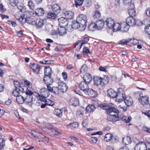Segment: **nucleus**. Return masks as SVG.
Returning <instances> with one entry per match:
<instances>
[{
    "label": "nucleus",
    "instance_id": "obj_1",
    "mask_svg": "<svg viewBox=\"0 0 150 150\" xmlns=\"http://www.w3.org/2000/svg\"><path fill=\"white\" fill-rule=\"evenodd\" d=\"M101 108L107 110V112L108 114H110L108 116L107 119L110 121H116L118 120L119 116L118 113L119 111L114 107V105L112 103H109L108 105L102 104L99 105Z\"/></svg>",
    "mask_w": 150,
    "mask_h": 150
},
{
    "label": "nucleus",
    "instance_id": "obj_2",
    "mask_svg": "<svg viewBox=\"0 0 150 150\" xmlns=\"http://www.w3.org/2000/svg\"><path fill=\"white\" fill-rule=\"evenodd\" d=\"M32 134L35 140H37L39 142H43L45 143H48L49 139L41 133L36 131H34L32 132Z\"/></svg>",
    "mask_w": 150,
    "mask_h": 150
},
{
    "label": "nucleus",
    "instance_id": "obj_3",
    "mask_svg": "<svg viewBox=\"0 0 150 150\" xmlns=\"http://www.w3.org/2000/svg\"><path fill=\"white\" fill-rule=\"evenodd\" d=\"M76 20L81 25L82 27L84 30L86 27L87 22V17L84 14H80L77 18Z\"/></svg>",
    "mask_w": 150,
    "mask_h": 150
},
{
    "label": "nucleus",
    "instance_id": "obj_4",
    "mask_svg": "<svg viewBox=\"0 0 150 150\" xmlns=\"http://www.w3.org/2000/svg\"><path fill=\"white\" fill-rule=\"evenodd\" d=\"M117 95L116 97V100L117 101L121 102L125 98V95L123 89L122 88H119L117 92Z\"/></svg>",
    "mask_w": 150,
    "mask_h": 150
},
{
    "label": "nucleus",
    "instance_id": "obj_5",
    "mask_svg": "<svg viewBox=\"0 0 150 150\" xmlns=\"http://www.w3.org/2000/svg\"><path fill=\"white\" fill-rule=\"evenodd\" d=\"M139 102L143 105H148L150 106L149 102V97L147 96H142L140 98L138 99Z\"/></svg>",
    "mask_w": 150,
    "mask_h": 150
},
{
    "label": "nucleus",
    "instance_id": "obj_6",
    "mask_svg": "<svg viewBox=\"0 0 150 150\" xmlns=\"http://www.w3.org/2000/svg\"><path fill=\"white\" fill-rule=\"evenodd\" d=\"M146 148V143L143 142H141L137 143L134 148L135 150H143Z\"/></svg>",
    "mask_w": 150,
    "mask_h": 150
},
{
    "label": "nucleus",
    "instance_id": "obj_7",
    "mask_svg": "<svg viewBox=\"0 0 150 150\" xmlns=\"http://www.w3.org/2000/svg\"><path fill=\"white\" fill-rule=\"evenodd\" d=\"M86 82L81 81L79 84V87L81 90L85 93L88 89V84Z\"/></svg>",
    "mask_w": 150,
    "mask_h": 150
},
{
    "label": "nucleus",
    "instance_id": "obj_8",
    "mask_svg": "<svg viewBox=\"0 0 150 150\" xmlns=\"http://www.w3.org/2000/svg\"><path fill=\"white\" fill-rule=\"evenodd\" d=\"M133 17L130 16L126 19V23L129 26H133L136 24V21Z\"/></svg>",
    "mask_w": 150,
    "mask_h": 150
},
{
    "label": "nucleus",
    "instance_id": "obj_9",
    "mask_svg": "<svg viewBox=\"0 0 150 150\" xmlns=\"http://www.w3.org/2000/svg\"><path fill=\"white\" fill-rule=\"evenodd\" d=\"M22 93L25 92L27 96H33V95H34V93L36 94V92H33L31 91L28 89L27 87L24 86H23V89H22Z\"/></svg>",
    "mask_w": 150,
    "mask_h": 150
},
{
    "label": "nucleus",
    "instance_id": "obj_10",
    "mask_svg": "<svg viewBox=\"0 0 150 150\" xmlns=\"http://www.w3.org/2000/svg\"><path fill=\"white\" fill-rule=\"evenodd\" d=\"M123 100L125 105L127 106H130L133 105V100L130 96L126 97Z\"/></svg>",
    "mask_w": 150,
    "mask_h": 150
},
{
    "label": "nucleus",
    "instance_id": "obj_11",
    "mask_svg": "<svg viewBox=\"0 0 150 150\" xmlns=\"http://www.w3.org/2000/svg\"><path fill=\"white\" fill-rule=\"evenodd\" d=\"M30 66L35 72L37 74L39 73L40 67L39 64L35 63H30Z\"/></svg>",
    "mask_w": 150,
    "mask_h": 150
},
{
    "label": "nucleus",
    "instance_id": "obj_12",
    "mask_svg": "<svg viewBox=\"0 0 150 150\" xmlns=\"http://www.w3.org/2000/svg\"><path fill=\"white\" fill-rule=\"evenodd\" d=\"M59 25L62 27L67 26L68 24V22L67 19L64 17H61L58 19Z\"/></svg>",
    "mask_w": 150,
    "mask_h": 150
},
{
    "label": "nucleus",
    "instance_id": "obj_13",
    "mask_svg": "<svg viewBox=\"0 0 150 150\" xmlns=\"http://www.w3.org/2000/svg\"><path fill=\"white\" fill-rule=\"evenodd\" d=\"M59 87L60 91L62 92L66 91L68 88L66 84L63 82L59 83Z\"/></svg>",
    "mask_w": 150,
    "mask_h": 150
},
{
    "label": "nucleus",
    "instance_id": "obj_14",
    "mask_svg": "<svg viewBox=\"0 0 150 150\" xmlns=\"http://www.w3.org/2000/svg\"><path fill=\"white\" fill-rule=\"evenodd\" d=\"M105 23L108 28L110 29H112L115 22L114 19L111 18H109L106 20Z\"/></svg>",
    "mask_w": 150,
    "mask_h": 150
},
{
    "label": "nucleus",
    "instance_id": "obj_15",
    "mask_svg": "<svg viewBox=\"0 0 150 150\" xmlns=\"http://www.w3.org/2000/svg\"><path fill=\"white\" fill-rule=\"evenodd\" d=\"M51 76H44L43 81L45 84H51L53 83V80Z\"/></svg>",
    "mask_w": 150,
    "mask_h": 150
},
{
    "label": "nucleus",
    "instance_id": "obj_16",
    "mask_svg": "<svg viewBox=\"0 0 150 150\" xmlns=\"http://www.w3.org/2000/svg\"><path fill=\"white\" fill-rule=\"evenodd\" d=\"M33 97L27 96L25 98L24 102L29 105L31 106L32 104L33 103L34 100L33 99Z\"/></svg>",
    "mask_w": 150,
    "mask_h": 150
},
{
    "label": "nucleus",
    "instance_id": "obj_17",
    "mask_svg": "<svg viewBox=\"0 0 150 150\" xmlns=\"http://www.w3.org/2000/svg\"><path fill=\"white\" fill-rule=\"evenodd\" d=\"M64 13L66 18L68 19H73L74 17V12L71 11H67Z\"/></svg>",
    "mask_w": 150,
    "mask_h": 150
},
{
    "label": "nucleus",
    "instance_id": "obj_18",
    "mask_svg": "<svg viewBox=\"0 0 150 150\" xmlns=\"http://www.w3.org/2000/svg\"><path fill=\"white\" fill-rule=\"evenodd\" d=\"M108 94L111 98H115L117 95V92L113 89H110L107 91Z\"/></svg>",
    "mask_w": 150,
    "mask_h": 150
},
{
    "label": "nucleus",
    "instance_id": "obj_19",
    "mask_svg": "<svg viewBox=\"0 0 150 150\" xmlns=\"http://www.w3.org/2000/svg\"><path fill=\"white\" fill-rule=\"evenodd\" d=\"M35 22V25L39 28L41 27L43 25L44 23V20L43 19L38 18L36 20Z\"/></svg>",
    "mask_w": 150,
    "mask_h": 150
},
{
    "label": "nucleus",
    "instance_id": "obj_20",
    "mask_svg": "<svg viewBox=\"0 0 150 150\" xmlns=\"http://www.w3.org/2000/svg\"><path fill=\"white\" fill-rule=\"evenodd\" d=\"M87 93L89 96L91 97H96L97 94V92L93 90L88 88L85 93Z\"/></svg>",
    "mask_w": 150,
    "mask_h": 150
},
{
    "label": "nucleus",
    "instance_id": "obj_21",
    "mask_svg": "<svg viewBox=\"0 0 150 150\" xmlns=\"http://www.w3.org/2000/svg\"><path fill=\"white\" fill-rule=\"evenodd\" d=\"M96 24L97 29L100 30L103 28L104 25V22L103 20H98L96 21Z\"/></svg>",
    "mask_w": 150,
    "mask_h": 150
},
{
    "label": "nucleus",
    "instance_id": "obj_22",
    "mask_svg": "<svg viewBox=\"0 0 150 150\" xmlns=\"http://www.w3.org/2000/svg\"><path fill=\"white\" fill-rule=\"evenodd\" d=\"M58 34L60 35H64L67 33V30L64 27H60L57 30Z\"/></svg>",
    "mask_w": 150,
    "mask_h": 150
},
{
    "label": "nucleus",
    "instance_id": "obj_23",
    "mask_svg": "<svg viewBox=\"0 0 150 150\" xmlns=\"http://www.w3.org/2000/svg\"><path fill=\"white\" fill-rule=\"evenodd\" d=\"M121 26L120 30L123 32H125L128 30L130 26L124 22L122 23Z\"/></svg>",
    "mask_w": 150,
    "mask_h": 150
},
{
    "label": "nucleus",
    "instance_id": "obj_24",
    "mask_svg": "<svg viewBox=\"0 0 150 150\" xmlns=\"http://www.w3.org/2000/svg\"><path fill=\"white\" fill-rule=\"evenodd\" d=\"M112 26L113 27L112 28V29H113V31L114 32L120 30L121 29V25L119 23H114Z\"/></svg>",
    "mask_w": 150,
    "mask_h": 150
},
{
    "label": "nucleus",
    "instance_id": "obj_25",
    "mask_svg": "<svg viewBox=\"0 0 150 150\" xmlns=\"http://www.w3.org/2000/svg\"><path fill=\"white\" fill-rule=\"evenodd\" d=\"M22 89L23 87L19 88H15L12 92V94L15 97L19 96L21 93L22 92Z\"/></svg>",
    "mask_w": 150,
    "mask_h": 150
},
{
    "label": "nucleus",
    "instance_id": "obj_26",
    "mask_svg": "<svg viewBox=\"0 0 150 150\" xmlns=\"http://www.w3.org/2000/svg\"><path fill=\"white\" fill-rule=\"evenodd\" d=\"M84 82H86L88 83L91 81L92 80V78L90 74L88 73H86L84 75L83 77Z\"/></svg>",
    "mask_w": 150,
    "mask_h": 150
},
{
    "label": "nucleus",
    "instance_id": "obj_27",
    "mask_svg": "<svg viewBox=\"0 0 150 150\" xmlns=\"http://www.w3.org/2000/svg\"><path fill=\"white\" fill-rule=\"evenodd\" d=\"M35 13L36 15L39 16H41L44 14V11L42 8H38L35 10Z\"/></svg>",
    "mask_w": 150,
    "mask_h": 150
},
{
    "label": "nucleus",
    "instance_id": "obj_28",
    "mask_svg": "<svg viewBox=\"0 0 150 150\" xmlns=\"http://www.w3.org/2000/svg\"><path fill=\"white\" fill-rule=\"evenodd\" d=\"M69 103L71 105L76 106L79 104V100L76 98H71L69 100Z\"/></svg>",
    "mask_w": 150,
    "mask_h": 150
},
{
    "label": "nucleus",
    "instance_id": "obj_29",
    "mask_svg": "<svg viewBox=\"0 0 150 150\" xmlns=\"http://www.w3.org/2000/svg\"><path fill=\"white\" fill-rule=\"evenodd\" d=\"M131 139L130 137L127 136L122 138L123 143L125 145H128L131 143Z\"/></svg>",
    "mask_w": 150,
    "mask_h": 150
},
{
    "label": "nucleus",
    "instance_id": "obj_30",
    "mask_svg": "<svg viewBox=\"0 0 150 150\" xmlns=\"http://www.w3.org/2000/svg\"><path fill=\"white\" fill-rule=\"evenodd\" d=\"M52 11L57 13H59L61 11V8L57 4H54L52 6Z\"/></svg>",
    "mask_w": 150,
    "mask_h": 150
},
{
    "label": "nucleus",
    "instance_id": "obj_31",
    "mask_svg": "<svg viewBox=\"0 0 150 150\" xmlns=\"http://www.w3.org/2000/svg\"><path fill=\"white\" fill-rule=\"evenodd\" d=\"M81 26V24L79 22H77L76 20V21H73L72 22L71 26L72 28L74 29L78 28Z\"/></svg>",
    "mask_w": 150,
    "mask_h": 150
},
{
    "label": "nucleus",
    "instance_id": "obj_32",
    "mask_svg": "<svg viewBox=\"0 0 150 150\" xmlns=\"http://www.w3.org/2000/svg\"><path fill=\"white\" fill-rule=\"evenodd\" d=\"M25 22L31 25H35V22L34 19L31 17H28L25 18Z\"/></svg>",
    "mask_w": 150,
    "mask_h": 150
},
{
    "label": "nucleus",
    "instance_id": "obj_33",
    "mask_svg": "<svg viewBox=\"0 0 150 150\" xmlns=\"http://www.w3.org/2000/svg\"><path fill=\"white\" fill-rule=\"evenodd\" d=\"M96 109L95 106L93 104L88 105L86 108V110L88 112H91L94 111Z\"/></svg>",
    "mask_w": 150,
    "mask_h": 150
},
{
    "label": "nucleus",
    "instance_id": "obj_34",
    "mask_svg": "<svg viewBox=\"0 0 150 150\" xmlns=\"http://www.w3.org/2000/svg\"><path fill=\"white\" fill-rule=\"evenodd\" d=\"M112 134L111 133H108L105 136L104 139L106 142H108L112 140Z\"/></svg>",
    "mask_w": 150,
    "mask_h": 150
},
{
    "label": "nucleus",
    "instance_id": "obj_35",
    "mask_svg": "<svg viewBox=\"0 0 150 150\" xmlns=\"http://www.w3.org/2000/svg\"><path fill=\"white\" fill-rule=\"evenodd\" d=\"M52 73V70L49 67H46L45 68L44 73L45 76H51Z\"/></svg>",
    "mask_w": 150,
    "mask_h": 150
},
{
    "label": "nucleus",
    "instance_id": "obj_36",
    "mask_svg": "<svg viewBox=\"0 0 150 150\" xmlns=\"http://www.w3.org/2000/svg\"><path fill=\"white\" fill-rule=\"evenodd\" d=\"M130 8L128 10V12L129 15L130 16L134 17L136 14V11L134 10V7H130Z\"/></svg>",
    "mask_w": 150,
    "mask_h": 150
},
{
    "label": "nucleus",
    "instance_id": "obj_37",
    "mask_svg": "<svg viewBox=\"0 0 150 150\" xmlns=\"http://www.w3.org/2000/svg\"><path fill=\"white\" fill-rule=\"evenodd\" d=\"M25 98L21 95L16 97V101L18 103L22 104L24 102Z\"/></svg>",
    "mask_w": 150,
    "mask_h": 150
},
{
    "label": "nucleus",
    "instance_id": "obj_38",
    "mask_svg": "<svg viewBox=\"0 0 150 150\" xmlns=\"http://www.w3.org/2000/svg\"><path fill=\"white\" fill-rule=\"evenodd\" d=\"M85 111V109L83 108H81L79 110L77 111L76 113L77 116L78 117H82L84 115Z\"/></svg>",
    "mask_w": 150,
    "mask_h": 150
},
{
    "label": "nucleus",
    "instance_id": "obj_39",
    "mask_svg": "<svg viewBox=\"0 0 150 150\" xmlns=\"http://www.w3.org/2000/svg\"><path fill=\"white\" fill-rule=\"evenodd\" d=\"M123 2L127 6L129 7H134V4L132 2V0H124Z\"/></svg>",
    "mask_w": 150,
    "mask_h": 150
},
{
    "label": "nucleus",
    "instance_id": "obj_40",
    "mask_svg": "<svg viewBox=\"0 0 150 150\" xmlns=\"http://www.w3.org/2000/svg\"><path fill=\"white\" fill-rule=\"evenodd\" d=\"M47 16L49 18L51 19H54L56 18L57 16L55 13L52 12H50L48 13Z\"/></svg>",
    "mask_w": 150,
    "mask_h": 150
},
{
    "label": "nucleus",
    "instance_id": "obj_41",
    "mask_svg": "<svg viewBox=\"0 0 150 150\" xmlns=\"http://www.w3.org/2000/svg\"><path fill=\"white\" fill-rule=\"evenodd\" d=\"M54 113L55 115L59 117H61L62 114V110L60 109H55L54 111Z\"/></svg>",
    "mask_w": 150,
    "mask_h": 150
},
{
    "label": "nucleus",
    "instance_id": "obj_42",
    "mask_svg": "<svg viewBox=\"0 0 150 150\" xmlns=\"http://www.w3.org/2000/svg\"><path fill=\"white\" fill-rule=\"evenodd\" d=\"M94 84L97 86H98L99 85H102V79L101 78H97L96 79H94Z\"/></svg>",
    "mask_w": 150,
    "mask_h": 150
},
{
    "label": "nucleus",
    "instance_id": "obj_43",
    "mask_svg": "<svg viewBox=\"0 0 150 150\" xmlns=\"http://www.w3.org/2000/svg\"><path fill=\"white\" fill-rule=\"evenodd\" d=\"M101 16V13L98 10H96L93 12V17L94 18H100Z\"/></svg>",
    "mask_w": 150,
    "mask_h": 150
},
{
    "label": "nucleus",
    "instance_id": "obj_44",
    "mask_svg": "<svg viewBox=\"0 0 150 150\" xmlns=\"http://www.w3.org/2000/svg\"><path fill=\"white\" fill-rule=\"evenodd\" d=\"M36 97L38 99L41 100L42 102H45L46 99L45 97L42 95H40L38 93H37L36 95Z\"/></svg>",
    "mask_w": 150,
    "mask_h": 150
},
{
    "label": "nucleus",
    "instance_id": "obj_45",
    "mask_svg": "<svg viewBox=\"0 0 150 150\" xmlns=\"http://www.w3.org/2000/svg\"><path fill=\"white\" fill-rule=\"evenodd\" d=\"M88 28L91 30H94L95 29H97L96 23L94 22H91L88 26Z\"/></svg>",
    "mask_w": 150,
    "mask_h": 150
},
{
    "label": "nucleus",
    "instance_id": "obj_46",
    "mask_svg": "<svg viewBox=\"0 0 150 150\" xmlns=\"http://www.w3.org/2000/svg\"><path fill=\"white\" fill-rule=\"evenodd\" d=\"M121 119L122 121L125 122L126 123H129L131 121L132 117L130 116L127 117L123 116Z\"/></svg>",
    "mask_w": 150,
    "mask_h": 150
},
{
    "label": "nucleus",
    "instance_id": "obj_47",
    "mask_svg": "<svg viewBox=\"0 0 150 150\" xmlns=\"http://www.w3.org/2000/svg\"><path fill=\"white\" fill-rule=\"evenodd\" d=\"M13 83L15 88H19L23 87V86H22V83H20L17 81H14Z\"/></svg>",
    "mask_w": 150,
    "mask_h": 150
},
{
    "label": "nucleus",
    "instance_id": "obj_48",
    "mask_svg": "<svg viewBox=\"0 0 150 150\" xmlns=\"http://www.w3.org/2000/svg\"><path fill=\"white\" fill-rule=\"evenodd\" d=\"M28 6L30 9L33 10L35 8V4L31 0H29L28 2Z\"/></svg>",
    "mask_w": 150,
    "mask_h": 150
},
{
    "label": "nucleus",
    "instance_id": "obj_49",
    "mask_svg": "<svg viewBox=\"0 0 150 150\" xmlns=\"http://www.w3.org/2000/svg\"><path fill=\"white\" fill-rule=\"evenodd\" d=\"M16 18L22 24H24L25 23V19L24 20L25 18V16L24 15H22L18 18Z\"/></svg>",
    "mask_w": 150,
    "mask_h": 150
},
{
    "label": "nucleus",
    "instance_id": "obj_50",
    "mask_svg": "<svg viewBox=\"0 0 150 150\" xmlns=\"http://www.w3.org/2000/svg\"><path fill=\"white\" fill-rule=\"evenodd\" d=\"M147 20H145L143 21H141L139 20H137L136 21V24L138 26H142L144 25H145V23L146 22H147Z\"/></svg>",
    "mask_w": 150,
    "mask_h": 150
},
{
    "label": "nucleus",
    "instance_id": "obj_51",
    "mask_svg": "<svg viewBox=\"0 0 150 150\" xmlns=\"http://www.w3.org/2000/svg\"><path fill=\"white\" fill-rule=\"evenodd\" d=\"M109 79L108 76H105L102 79V82L104 84H107L109 82Z\"/></svg>",
    "mask_w": 150,
    "mask_h": 150
},
{
    "label": "nucleus",
    "instance_id": "obj_52",
    "mask_svg": "<svg viewBox=\"0 0 150 150\" xmlns=\"http://www.w3.org/2000/svg\"><path fill=\"white\" fill-rule=\"evenodd\" d=\"M84 0H75V4L76 6L77 7L78 6L82 5Z\"/></svg>",
    "mask_w": 150,
    "mask_h": 150
},
{
    "label": "nucleus",
    "instance_id": "obj_53",
    "mask_svg": "<svg viewBox=\"0 0 150 150\" xmlns=\"http://www.w3.org/2000/svg\"><path fill=\"white\" fill-rule=\"evenodd\" d=\"M18 0H10V4L12 6H15L17 5Z\"/></svg>",
    "mask_w": 150,
    "mask_h": 150
},
{
    "label": "nucleus",
    "instance_id": "obj_54",
    "mask_svg": "<svg viewBox=\"0 0 150 150\" xmlns=\"http://www.w3.org/2000/svg\"><path fill=\"white\" fill-rule=\"evenodd\" d=\"M45 102L47 105L50 106H52L54 104V102L53 101L49 99H46Z\"/></svg>",
    "mask_w": 150,
    "mask_h": 150
},
{
    "label": "nucleus",
    "instance_id": "obj_55",
    "mask_svg": "<svg viewBox=\"0 0 150 150\" xmlns=\"http://www.w3.org/2000/svg\"><path fill=\"white\" fill-rule=\"evenodd\" d=\"M88 68L86 65H84L82 66L80 72L81 73H84L87 71Z\"/></svg>",
    "mask_w": 150,
    "mask_h": 150
},
{
    "label": "nucleus",
    "instance_id": "obj_56",
    "mask_svg": "<svg viewBox=\"0 0 150 150\" xmlns=\"http://www.w3.org/2000/svg\"><path fill=\"white\" fill-rule=\"evenodd\" d=\"M60 91L59 87H53L52 92L56 94H58L60 92Z\"/></svg>",
    "mask_w": 150,
    "mask_h": 150
},
{
    "label": "nucleus",
    "instance_id": "obj_57",
    "mask_svg": "<svg viewBox=\"0 0 150 150\" xmlns=\"http://www.w3.org/2000/svg\"><path fill=\"white\" fill-rule=\"evenodd\" d=\"M52 28V25L50 24H47L45 26V30L47 32L49 31Z\"/></svg>",
    "mask_w": 150,
    "mask_h": 150
},
{
    "label": "nucleus",
    "instance_id": "obj_58",
    "mask_svg": "<svg viewBox=\"0 0 150 150\" xmlns=\"http://www.w3.org/2000/svg\"><path fill=\"white\" fill-rule=\"evenodd\" d=\"M82 45V43L80 42V41L77 42L76 44L75 45V47L76 48L77 50H79L81 47Z\"/></svg>",
    "mask_w": 150,
    "mask_h": 150
},
{
    "label": "nucleus",
    "instance_id": "obj_59",
    "mask_svg": "<svg viewBox=\"0 0 150 150\" xmlns=\"http://www.w3.org/2000/svg\"><path fill=\"white\" fill-rule=\"evenodd\" d=\"M45 126L47 128L49 129L51 132L55 128L52 125L49 123L46 124Z\"/></svg>",
    "mask_w": 150,
    "mask_h": 150
},
{
    "label": "nucleus",
    "instance_id": "obj_60",
    "mask_svg": "<svg viewBox=\"0 0 150 150\" xmlns=\"http://www.w3.org/2000/svg\"><path fill=\"white\" fill-rule=\"evenodd\" d=\"M84 5L86 7L90 6L91 4V0H86L84 2Z\"/></svg>",
    "mask_w": 150,
    "mask_h": 150
},
{
    "label": "nucleus",
    "instance_id": "obj_61",
    "mask_svg": "<svg viewBox=\"0 0 150 150\" xmlns=\"http://www.w3.org/2000/svg\"><path fill=\"white\" fill-rule=\"evenodd\" d=\"M145 31L149 34V36L150 37V25L146 26L145 28Z\"/></svg>",
    "mask_w": 150,
    "mask_h": 150
},
{
    "label": "nucleus",
    "instance_id": "obj_62",
    "mask_svg": "<svg viewBox=\"0 0 150 150\" xmlns=\"http://www.w3.org/2000/svg\"><path fill=\"white\" fill-rule=\"evenodd\" d=\"M129 42V41L125 40H123L120 41L119 43L121 45H127Z\"/></svg>",
    "mask_w": 150,
    "mask_h": 150
},
{
    "label": "nucleus",
    "instance_id": "obj_63",
    "mask_svg": "<svg viewBox=\"0 0 150 150\" xmlns=\"http://www.w3.org/2000/svg\"><path fill=\"white\" fill-rule=\"evenodd\" d=\"M40 63L43 64H51V62L50 60H43L40 62Z\"/></svg>",
    "mask_w": 150,
    "mask_h": 150
},
{
    "label": "nucleus",
    "instance_id": "obj_64",
    "mask_svg": "<svg viewBox=\"0 0 150 150\" xmlns=\"http://www.w3.org/2000/svg\"><path fill=\"white\" fill-rule=\"evenodd\" d=\"M88 41V38H84L83 40L79 41L82 43V45L87 43Z\"/></svg>",
    "mask_w": 150,
    "mask_h": 150
}]
</instances>
